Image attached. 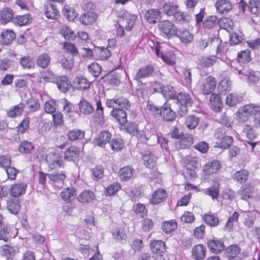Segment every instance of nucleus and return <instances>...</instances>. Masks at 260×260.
<instances>
[{"mask_svg":"<svg viewBox=\"0 0 260 260\" xmlns=\"http://www.w3.org/2000/svg\"><path fill=\"white\" fill-rule=\"evenodd\" d=\"M79 107L80 112L85 115L92 113L94 110V108L90 103L83 98L80 100Z\"/></svg>","mask_w":260,"mask_h":260,"instance_id":"32","label":"nucleus"},{"mask_svg":"<svg viewBox=\"0 0 260 260\" xmlns=\"http://www.w3.org/2000/svg\"><path fill=\"white\" fill-rule=\"evenodd\" d=\"M45 15L48 19L55 20L59 16V11L53 4H47L45 5Z\"/></svg>","mask_w":260,"mask_h":260,"instance_id":"24","label":"nucleus"},{"mask_svg":"<svg viewBox=\"0 0 260 260\" xmlns=\"http://www.w3.org/2000/svg\"><path fill=\"white\" fill-rule=\"evenodd\" d=\"M221 164L219 161L214 160L208 162L203 166V171L207 175L216 173L220 169Z\"/></svg>","mask_w":260,"mask_h":260,"instance_id":"17","label":"nucleus"},{"mask_svg":"<svg viewBox=\"0 0 260 260\" xmlns=\"http://www.w3.org/2000/svg\"><path fill=\"white\" fill-rule=\"evenodd\" d=\"M56 84L59 90L62 92H66L68 90L70 82L66 76H63L57 79Z\"/></svg>","mask_w":260,"mask_h":260,"instance_id":"45","label":"nucleus"},{"mask_svg":"<svg viewBox=\"0 0 260 260\" xmlns=\"http://www.w3.org/2000/svg\"><path fill=\"white\" fill-rule=\"evenodd\" d=\"M219 25L221 28L230 32L233 27L234 23L231 19L225 17L220 19Z\"/></svg>","mask_w":260,"mask_h":260,"instance_id":"51","label":"nucleus"},{"mask_svg":"<svg viewBox=\"0 0 260 260\" xmlns=\"http://www.w3.org/2000/svg\"><path fill=\"white\" fill-rule=\"evenodd\" d=\"M242 100V97L237 93H232L229 94L225 99L226 105L232 107L240 103Z\"/></svg>","mask_w":260,"mask_h":260,"instance_id":"44","label":"nucleus"},{"mask_svg":"<svg viewBox=\"0 0 260 260\" xmlns=\"http://www.w3.org/2000/svg\"><path fill=\"white\" fill-rule=\"evenodd\" d=\"M111 138V134L107 131L101 132L94 140V143L100 147H104L106 144L109 142Z\"/></svg>","mask_w":260,"mask_h":260,"instance_id":"21","label":"nucleus"},{"mask_svg":"<svg viewBox=\"0 0 260 260\" xmlns=\"http://www.w3.org/2000/svg\"><path fill=\"white\" fill-rule=\"evenodd\" d=\"M15 36V34L12 30H5L1 34V42L3 44H9L14 39Z\"/></svg>","mask_w":260,"mask_h":260,"instance_id":"36","label":"nucleus"},{"mask_svg":"<svg viewBox=\"0 0 260 260\" xmlns=\"http://www.w3.org/2000/svg\"><path fill=\"white\" fill-rule=\"evenodd\" d=\"M15 237V234L12 233V229L10 226H4L0 230V240L7 242L11 237Z\"/></svg>","mask_w":260,"mask_h":260,"instance_id":"47","label":"nucleus"},{"mask_svg":"<svg viewBox=\"0 0 260 260\" xmlns=\"http://www.w3.org/2000/svg\"><path fill=\"white\" fill-rule=\"evenodd\" d=\"M64 15L68 18L69 20L74 21V19L77 16V14L74 11V10L68 5H66L62 10Z\"/></svg>","mask_w":260,"mask_h":260,"instance_id":"62","label":"nucleus"},{"mask_svg":"<svg viewBox=\"0 0 260 260\" xmlns=\"http://www.w3.org/2000/svg\"><path fill=\"white\" fill-rule=\"evenodd\" d=\"M211 107L216 112L219 111L222 107L221 98L218 94L212 93L210 98Z\"/></svg>","mask_w":260,"mask_h":260,"instance_id":"28","label":"nucleus"},{"mask_svg":"<svg viewBox=\"0 0 260 260\" xmlns=\"http://www.w3.org/2000/svg\"><path fill=\"white\" fill-rule=\"evenodd\" d=\"M85 132L80 129H74L68 132V139L72 141L82 139L84 137Z\"/></svg>","mask_w":260,"mask_h":260,"instance_id":"40","label":"nucleus"},{"mask_svg":"<svg viewBox=\"0 0 260 260\" xmlns=\"http://www.w3.org/2000/svg\"><path fill=\"white\" fill-rule=\"evenodd\" d=\"M96 15L92 12H88L82 14L80 17V22L84 25L91 24L95 22Z\"/></svg>","mask_w":260,"mask_h":260,"instance_id":"34","label":"nucleus"},{"mask_svg":"<svg viewBox=\"0 0 260 260\" xmlns=\"http://www.w3.org/2000/svg\"><path fill=\"white\" fill-rule=\"evenodd\" d=\"M217 58L214 55L201 57L199 60V64L203 67H210L215 64Z\"/></svg>","mask_w":260,"mask_h":260,"instance_id":"42","label":"nucleus"},{"mask_svg":"<svg viewBox=\"0 0 260 260\" xmlns=\"http://www.w3.org/2000/svg\"><path fill=\"white\" fill-rule=\"evenodd\" d=\"M27 185L24 182H19L12 185L10 189V194L14 197H19L25 192Z\"/></svg>","mask_w":260,"mask_h":260,"instance_id":"14","label":"nucleus"},{"mask_svg":"<svg viewBox=\"0 0 260 260\" xmlns=\"http://www.w3.org/2000/svg\"><path fill=\"white\" fill-rule=\"evenodd\" d=\"M161 45L158 42L154 44L153 48L155 49V52L158 56L161 57V59L170 65H172L175 63V56L174 53L172 52H167L164 53L161 51L160 53V49L161 48Z\"/></svg>","mask_w":260,"mask_h":260,"instance_id":"9","label":"nucleus"},{"mask_svg":"<svg viewBox=\"0 0 260 260\" xmlns=\"http://www.w3.org/2000/svg\"><path fill=\"white\" fill-rule=\"evenodd\" d=\"M177 223L175 221L170 220L164 222L162 229L165 233H169L174 231L177 228Z\"/></svg>","mask_w":260,"mask_h":260,"instance_id":"64","label":"nucleus"},{"mask_svg":"<svg viewBox=\"0 0 260 260\" xmlns=\"http://www.w3.org/2000/svg\"><path fill=\"white\" fill-rule=\"evenodd\" d=\"M160 12L158 9H150L145 14L146 20L150 23H154L160 18Z\"/></svg>","mask_w":260,"mask_h":260,"instance_id":"27","label":"nucleus"},{"mask_svg":"<svg viewBox=\"0 0 260 260\" xmlns=\"http://www.w3.org/2000/svg\"><path fill=\"white\" fill-rule=\"evenodd\" d=\"M176 36L179 38L181 42L185 44L191 42L193 39V35L186 29L180 30L179 32L177 31V34Z\"/></svg>","mask_w":260,"mask_h":260,"instance_id":"37","label":"nucleus"},{"mask_svg":"<svg viewBox=\"0 0 260 260\" xmlns=\"http://www.w3.org/2000/svg\"><path fill=\"white\" fill-rule=\"evenodd\" d=\"M144 165L148 168H153L156 163L157 157L149 150L141 152Z\"/></svg>","mask_w":260,"mask_h":260,"instance_id":"15","label":"nucleus"},{"mask_svg":"<svg viewBox=\"0 0 260 260\" xmlns=\"http://www.w3.org/2000/svg\"><path fill=\"white\" fill-rule=\"evenodd\" d=\"M61 199L67 203H71L77 196L76 191L73 187L64 189L60 193Z\"/></svg>","mask_w":260,"mask_h":260,"instance_id":"16","label":"nucleus"},{"mask_svg":"<svg viewBox=\"0 0 260 260\" xmlns=\"http://www.w3.org/2000/svg\"><path fill=\"white\" fill-rule=\"evenodd\" d=\"M74 84L80 90L87 89L90 86L89 82L82 76H77L74 79Z\"/></svg>","mask_w":260,"mask_h":260,"instance_id":"30","label":"nucleus"},{"mask_svg":"<svg viewBox=\"0 0 260 260\" xmlns=\"http://www.w3.org/2000/svg\"><path fill=\"white\" fill-rule=\"evenodd\" d=\"M248 175V173L247 170H242L234 173L233 178L235 180L243 183L247 180Z\"/></svg>","mask_w":260,"mask_h":260,"instance_id":"53","label":"nucleus"},{"mask_svg":"<svg viewBox=\"0 0 260 260\" xmlns=\"http://www.w3.org/2000/svg\"><path fill=\"white\" fill-rule=\"evenodd\" d=\"M50 58L47 53L40 54L37 59V63L41 68H46L50 62Z\"/></svg>","mask_w":260,"mask_h":260,"instance_id":"50","label":"nucleus"},{"mask_svg":"<svg viewBox=\"0 0 260 260\" xmlns=\"http://www.w3.org/2000/svg\"><path fill=\"white\" fill-rule=\"evenodd\" d=\"M134 170L131 166H126L122 168L119 173L120 179L122 181H127L130 179L133 174Z\"/></svg>","mask_w":260,"mask_h":260,"instance_id":"33","label":"nucleus"},{"mask_svg":"<svg viewBox=\"0 0 260 260\" xmlns=\"http://www.w3.org/2000/svg\"><path fill=\"white\" fill-rule=\"evenodd\" d=\"M154 71V68L152 65H147L139 70L137 73L135 79L139 80L141 79L147 78L150 76Z\"/></svg>","mask_w":260,"mask_h":260,"instance_id":"22","label":"nucleus"},{"mask_svg":"<svg viewBox=\"0 0 260 260\" xmlns=\"http://www.w3.org/2000/svg\"><path fill=\"white\" fill-rule=\"evenodd\" d=\"M142 142H146L149 139L152 138V131L151 128L149 130L146 128V131L144 133L143 131H139V129L136 133L135 135Z\"/></svg>","mask_w":260,"mask_h":260,"instance_id":"55","label":"nucleus"},{"mask_svg":"<svg viewBox=\"0 0 260 260\" xmlns=\"http://www.w3.org/2000/svg\"><path fill=\"white\" fill-rule=\"evenodd\" d=\"M245 113H247L249 116L255 115V113L260 110V107L256 105L250 104L246 105L240 108Z\"/></svg>","mask_w":260,"mask_h":260,"instance_id":"49","label":"nucleus"},{"mask_svg":"<svg viewBox=\"0 0 260 260\" xmlns=\"http://www.w3.org/2000/svg\"><path fill=\"white\" fill-rule=\"evenodd\" d=\"M199 118L194 115H189L186 118L185 125L189 129H193L198 125Z\"/></svg>","mask_w":260,"mask_h":260,"instance_id":"48","label":"nucleus"},{"mask_svg":"<svg viewBox=\"0 0 260 260\" xmlns=\"http://www.w3.org/2000/svg\"><path fill=\"white\" fill-rule=\"evenodd\" d=\"M177 100L180 104V110L181 116L185 115L187 112V107L190 106L192 103L190 95L186 92H180L177 95Z\"/></svg>","mask_w":260,"mask_h":260,"instance_id":"5","label":"nucleus"},{"mask_svg":"<svg viewBox=\"0 0 260 260\" xmlns=\"http://www.w3.org/2000/svg\"><path fill=\"white\" fill-rule=\"evenodd\" d=\"M106 105L109 108H113L111 115L120 124H124L127 122V115L123 109H127L130 107V104L127 99L124 98L107 99Z\"/></svg>","mask_w":260,"mask_h":260,"instance_id":"1","label":"nucleus"},{"mask_svg":"<svg viewBox=\"0 0 260 260\" xmlns=\"http://www.w3.org/2000/svg\"><path fill=\"white\" fill-rule=\"evenodd\" d=\"M239 214L238 212H235L232 216L230 217L224 226V229L230 231L232 230L234 223L238 221Z\"/></svg>","mask_w":260,"mask_h":260,"instance_id":"60","label":"nucleus"},{"mask_svg":"<svg viewBox=\"0 0 260 260\" xmlns=\"http://www.w3.org/2000/svg\"><path fill=\"white\" fill-rule=\"evenodd\" d=\"M167 193L165 189L159 188L155 190L150 199V203L153 205H156L161 203L166 200Z\"/></svg>","mask_w":260,"mask_h":260,"instance_id":"12","label":"nucleus"},{"mask_svg":"<svg viewBox=\"0 0 260 260\" xmlns=\"http://www.w3.org/2000/svg\"><path fill=\"white\" fill-rule=\"evenodd\" d=\"M217 24V18L215 16H210L207 18L203 22V27L207 29H211Z\"/></svg>","mask_w":260,"mask_h":260,"instance_id":"54","label":"nucleus"},{"mask_svg":"<svg viewBox=\"0 0 260 260\" xmlns=\"http://www.w3.org/2000/svg\"><path fill=\"white\" fill-rule=\"evenodd\" d=\"M152 131V138L151 139L154 140H156L157 142L159 143L162 149L167 150L168 149V141L166 138L162 136V134H156V130L154 128H151Z\"/></svg>","mask_w":260,"mask_h":260,"instance_id":"29","label":"nucleus"},{"mask_svg":"<svg viewBox=\"0 0 260 260\" xmlns=\"http://www.w3.org/2000/svg\"><path fill=\"white\" fill-rule=\"evenodd\" d=\"M113 238L118 241L125 240L127 236L124 229L122 228L116 227L111 232Z\"/></svg>","mask_w":260,"mask_h":260,"instance_id":"43","label":"nucleus"},{"mask_svg":"<svg viewBox=\"0 0 260 260\" xmlns=\"http://www.w3.org/2000/svg\"><path fill=\"white\" fill-rule=\"evenodd\" d=\"M18 149L21 153H30L34 149V146L31 142L24 141L20 144Z\"/></svg>","mask_w":260,"mask_h":260,"instance_id":"58","label":"nucleus"},{"mask_svg":"<svg viewBox=\"0 0 260 260\" xmlns=\"http://www.w3.org/2000/svg\"><path fill=\"white\" fill-rule=\"evenodd\" d=\"M240 249L237 245L229 246L225 249L226 254L229 258L236 257V255L239 253Z\"/></svg>","mask_w":260,"mask_h":260,"instance_id":"59","label":"nucleus"},{"mask_svg":"<svg viewBox=\"0 0 260 260\" xmlns=\"http://www.w3.org/2000/svg\"><path fill=\"white\" fill-rule=\"evenodd\" d=\"M22 68L24 69H30L34 67V62L30 56H24L20 58L19 61Z\"/></svg>","mask_w":260,"mask_h":260,"instance_id":"52","label":"nucleus"},{"mask_svg":"<svg viewBox=\"0 0 260 260\" xmlns=\"http://www.w3.org/2000/svg\"><path fill=\"white\" fill-rule=\"evenodd\" d=\"M24 108L25 104L23 103H20L17 105L11 107L7 111V115L11 118L19 116L22 114Z\"/></svg>","mask_w":260,"mask_h":260,"instance_id":"25","label":"nucleus"},{"mask_svg":"<svg viewBox=\"0 0 260 260\" xmlns=\"http://www.w3.org/2000/svg\"><path fill=\"white\" fill-rule=\"evenodd\" d=\"M80 149L75 146L70 147L64 152V159L67 161H74L79 155Z\"/></svg>","mask_w":260,"mask_h":260,"instance_id":"23","label":"nucleus"},{"mask_svg":"<svg viewBox=\"0 0 260 260\" xmlns=\"http://www.w3.org/2000/svg\"><path fill=\"white\" fill-rule=\"evenodd\" d=\"M205 192L210 196L213 200L217 199L219 194V184H215L208 188Z\"/></svg>","mask_w":260,"mask_h":260,"instance_id":"56","label":"nucleus"},{"mask_svg":"<svg viewBox=\"0 0 260 260\" xmlns=\"http://www.w3.org/2000/svg\"><path fill=\"white\" fill-rule=\"evenodd\" d=\"M206 247L202 244H199L193 247L192 255L197 260L203 259L206 255Z\"/></svg>","mask_w":260,"mask_h":260,"instance_id":"26","label":"nucleus"},{"mask_svg":"<svg viewBox=\"0 0 260 260\" xmlns=\"http://www.w3.org/2000/svg\"><path fill=\"white\" fill-rule=\"evenodd\" d=\"M239 78L242 80H246L249 85H255L259 81V77L255 72L248 68L236 70Z\"/></svg>","mask_w":260,"mask_h":260,"instance_id":"3","label":"nucleus"},{"mask_svg":"<svg viewBox=\"0 0 260 260\" xmlns=\"http://www.w3.org/2000/svg\"><path fill=\"white\" fill-rule=\"evenodd\" d=\"M215 7L219 13H227L232 10L233 6L229 0H218L215 3Z\"/></svg>","mask_w":260,"mask_h":260,"instance_id":"18","label":"nucleus"},{"mask_svg":"<svg viewBox=\"0 0 260 260\" xmlns=\"http://www.w3.org/2000/svg\"><path fill=\"white\" fill-rule=\"evenodd\" d=\"M159 87H154L155 92H161L166 99H173L175 97V91L173 86L171 85L162 86L160 84L156 83Z\"/></svg>","mask_w":260,"mask_h":260,"instance_id":"11","label":"nucleus"},{"mask_svg":"<svg viewBox=\"0 0 260 260\" xmlns=\"http://www.w3.org/2000/svg\"><path fill=\"white\" fill-rule=\"evenodd\" d=\"M31 20V17L29 14H26L23 15L16 16L13 19V22L15 25L19 26L26 25Z\"/></svg>","mask_w":260,"mask_h":260,"instance_id":"35","label":"nucleus"},{"mask_svg":"<svg viewBox=\"0 0 260 260\" xmlns=\"http://www.w3.org/2000/svg\"><path fill=\"white\" fill-rule=\"evenodd\" d=\"M163 118L168 121H173L175 118V113L171 108L170 105L167 103L164 104L161 108V113Z\"/></svg>","mask_w":260,"mask_h":260,"instance_id":"20","label":"nucleus"},{"mask_svg":"<svg viewBox=\"0 0 260 260\" xmlns=\"http://www.w3.org/2000/svg\"><path fill=\"white\" fill-rule=\"evenodd\" d=\"M253 190V187L247 184L243 186L238 191V193L241 196L242 200H247L251 197Z\"/></svg>","mask_w":260,"mask_h":260,"instance_id":"41","label":"nucleus"},{"mask_svg":"<svg viewBox=\"0 0 260 260\" xmlns=\"http://www.w3.org/2000/svg\"><path fill=\"white\" fill-rule=\"evenodd\" d=\"M173 16L176 22L181 24L188 22L190 20V17L187 13L180 11L179 9Z\"/></svg>","mask_w":260,"mask_h":260,"instance_id":"46","label":"nucleus"},{"mask_svg":"<svg viewBox=\"0 0 260 260\" xmlns=\"http://www.w3.org/2000/svg\"><path fill=\"white\" fill-rule=\"evenodd\" d=\"M94 198V193L92 191L85 190L79 195L77 199L79 202L84 203L91 202Z\"/></svg>","mask_w":260,"mask_h":260,"instance_id":"31","label":"nucleus"},{"mask_svg":"<svg viewBox=\"0 0 260 260\" xmlns=\"http://www.w3.org/2000/svg\"><path fill=\"white\" fill-rule=\"evenodd\" d=\"M179 9V6L175 1H168L166 2L162 8V12L168 16H172Z\"/></svg>","mask_w":260,"mask_h":260,"instance_id":"10","label":"nucleus"},{"mask_svg":"<svg viewBox=\"0 0 260 260\" xmlns=\"http://www.w3.org/2000/svg\"><path fill=\"white\" fill-rule=\"evenodd\" d=\"M231 88V82L227 78L222 79L218 84L217 89L219 93L225 94L229 92Z\"/></svg>","mask_w":260,"mask_h":260,"instance_id":"38","label":"nucleus"},{"mask_svg":"<svg viewBox=\"0 0 260 260\" xmlns=\"http://www.w3.org/2000/svg\"><path fill=\"white\" fill-rule=\"evenodd\" d=\"M150 246L155 260H167L164 255L166 246L162 241H154L151 243Z\"/></svg>","mask_w":260,"mask_h":260,"instance_id":"4","label":"nucleus"},{"mask_svg":"<svg viewBox=\"0 0 260 260\" xmlns=\"http://www.w3.org/2000/svg\"><path fill=\"white\" fill-rule=\"evenodd\" d=\"M250 53V51L248 49L238 52L237 54L238 60L243 63L249 62L251 60Z\"/></svg>","mask_w":260,"mask_h":260,"instance_id":"57","label":"nucleus"},{"mask_svg":"<svg viewBox=\"0 0 260 260\" xmlns=\"http://www.w3.org/2000/svg\"><path fill=\"white\" fill-rule=\"evenodd\" d=\"M92 178L94 180L98 181L103 178L104 176V168L101 166H98L91 170Z\"/></svg>","mask_w":260,"mask_h":260,"instance_id":"63","label":"nucleus"},{"mask_svg":"<svg viewBox=\"0 0 260 260\" xmlns=\"http://www.w3.org/2000/svg\"><path fill=\"white\" fill-rule=\"evenodd\" d=\"M159 30L167 37L170 38L177 34V28L172 22L169 20L160 21L158 24Z\"/></svg>","mask_w":260,"mask_h":260,"instance_id":"6","label":"nucleus"},{"mask_svg":"<svg viewBox=\"0 0 260 260\" xmlns=\"http://www.w3.org/2000/svg\"><path fill=\"white\" fill-rule=\"evenodd\" d=\"M199 85L204 94L212 93L217 85L216 79L212 76L202 77L199 81Z\"/></svg>","mask_w":260,"mask_h":260,"instance_id":"2","label":"nucleus"},{"mask_svg":"<svg viewBox=\"0 0 260 260\" xmlns=\"http://www.w3.org/2000/svg\"><path fill=\"white\" fill-rule=\"evenodd\" d=\"M239 214L238 212H235L232 216L230 217L224 226V229L230 231L232 230L234 223L238 221Z\"/></svg>","mask_w":260,"mask_h":260,"instance_id":"61","label":"nucleus"},{"mask_svg":"<svg viewBox=\"0 0 260 260\" xmlns=\"http://www.w3.org/2000/svg\"><path fill=\"white\" fill-rule=\"evenodd\" d=\"M208 246L213 253H218L224 249L225 246L223 242L219 240L213 239L209 241Z\"/></svg>","mask_w":260,"mask_h":260,"instance_id":"19","label":"nucleus"},{"mask_svg":"<svg viewBox=\"0 0 260 260\" xmlns=\"http://www.w3.org/2000/svg\"><path fill=\"white\" fill-rule=\"evenodd\" d=\"M48 167L51 170L57 169L62 166V157L58 153H50L46 156Z\"/></svg>","mask_w":260,"mask_h":260,"instance_id":"7","label":"nucleus"},{"mask_svg":"<svg viewBox=\"0 0 260 260\" xmlns=\"http://www.w3.org/2000/svg\"><path fill=\"white\" fill-rule=\"evenodd\" d=\"M13 11L8 8H5L1 12V23L3 24H5L10 22L13 18Z\"/></svg>","mask_w":260,"mask_h":260,"instance_id":"39","label":"nucleus"},{"mask_svg":"<svg viewBox=\"0 0 260 260\" xmlns=\"http://www.w3.org/2000/svg\"><path fill=\"white\" fill-rule=\"evenodd\" d=\"M216 144L218 147L227 148L233 143V138L226 135L221 131H217L215 134Z\"/></svg>","mask_w":260,"mask_h":260,"instance_id":"8","label":"nucleus"},{"mask_svg":"<svg viewBox=\"0 0 260 260\" xmlns=\"http://www.w3.org/2000/svg\"><path fill=\"white\" fill-rule=\"evenodd\" d=\"M122 17L123 19V25H124L126 30H131L135 24L137 16L136 15L125 12Z\"/></svg>","mask_w":260,"mask_h":260,"instance_id":"13","label":"nucleus"}]
</instances>
